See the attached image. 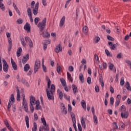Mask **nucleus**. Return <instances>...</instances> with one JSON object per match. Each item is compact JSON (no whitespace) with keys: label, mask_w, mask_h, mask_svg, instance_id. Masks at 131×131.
<instances>
[{"label":"nucleus","mask_w":131,"mask_h":131,"mask_svg":"<svg viewBox=\"0 0 131 131\" xmlns=\"http://www.w3.org/2000/svg\"><path fill=\"white\" fill-rule=\"evenodd\" d=\"M46 25H47V17H45L41 22H40L37 25V27L39 28L40 32H42L41 35L44 38H49L50 35L48 30H45V28H46Z\"/></svg>","instance_id":"1"},{"label":"nucleus","mask_w":131,"mask_h":131,"mask_svg":"<svg viewBox=\"0 0 131 131\" xmlns=\"http://www.w3.org/2000/svg\"><path fill=\"white\" fill-rule=\"evenodd\" d=\"M55 84H52L50 88V92L49 91V89H46V93L48 100H54V93H55Z\"/></svg>","instance_id":"2"},{"label":"nucleus","mask_w":131,"mask_h":131,"mask_svg":"<svg viewBox=\"0 0 131 131\" xmlns=\"http://www.w3.org/2000/svg\"><path fill=\"white\" fill-rule=\"evenodd\" d=\"M40 68V61L38 59H37L34 64V74H35L37 71H38V69Z\"/></svg>","instance_id":"3"},{"label":"nucleus","mask_w":131,"mask_h":131,"mask_svg":"<svg viewBox=\"0 0 131 131\" xmlns=\"http://www.w3.org/2000/svg\"><path fill=\"white\" fill-rule=\"evenodd\" d=\"M23 97V105L24 107L25 111L28 112V105H27V101L25 99V95H22Z\"/></svg>","instance_id":"4"},{"label":"nucleus","mask_w":131,"mask_h":131,"mask_svg":"<svg viewBox=\"0 0 131 131\" xmlns=\"http://www.w3.org/2000/svg\"><path fill=\"white\" fill-rule=\"evenodd\" d=\"M3 70L4 72H6V73H7L8 71L9 70V66L8 65L7 61H6L5 59L3 60Z\"/></svg>","instance_id":"5"},{"label":"nucleus","mask_w":131,"mask_h":131,"mask_svg":"<svg viewBox=\"0 0 131 131\" xmlns=\"http://www.w3.org/2000/svg\"><path fill=\"white\" fill-rule=\"evenodd\" d=\"M41 120L42 123H43V125L46 126V127L44 128L45 130L49 131V125H47V122L46 121V119H45V118H41Z\"/></svg>","instance_id":"6"},{"label":"nucleus","mask_w":131,"mask_h":131,"mask_svg":"<svg viewBox=\"0 0 131 131\" xmlns=\"http://www.w3.org/2000/svg\"><path fill=\"white\" fill-rule=\"evenodd\" d=\"M38 6H39V3L37 2L35 4V8L33 9V14L35 16L37 15V13H38Z\"/></svg>","instance_id":"7"},{"label":"nucleus","mask_w":131,"mask_h":131,"mask_svg":"<svg viewBox=\"0 0 131 131\" xmlns=\"http://www.w3.org/2000/svg\"><path fill=\"white\" fill-rule=\"evenodd\" d=\"M29 60V54H27L25 56H23L22 59L23 64H25Z\"/></svg>","instance_id":"8"},{"label":"nucleus","mask_w":131,"mask_h":131,"mask_svg":"<svg viewBox=\"0 0 131 131\" xmlns=\"http://www.w3.org/2000/svg\"><path fill=\"white\" fill-rule=\"evenodd\" d=\"M24 28L25 30H26L28 32H30L31 27H30V24H28V23H26Z\"/></svg>","instance_id":"9"},{"label":"nucleus","mask_w":131,"mask_h":131,"mask_svg":"<svg viewBox=\"0 0 131 131\" xmlns=\"http://www.w3.org/2000/svg\"><path fill=\"white\" fill-rule=\"evenodd\" d=\"M29 105H35V97H33V96H30Z\"/></svg>","instance_id":"10"},{"label":"nucleus","mask_w":131,"mask_h":131,"mask_svg":"<svg viewBox=\"0 0 131 131\" xmlns=\"http://www.w3.org/2000/svg\"><path fill=\"white\" fill-rule=\"evenodd\" d=\"M11 65L12 66V68H13L14 70L16 71L17 70V64H16V62L13 60V58H11Z\"/></svg>","instance_id":"11"},{"label":"nucleus","mask_w":131,"mask_h":131,"mask_svg":"<svg viewBox=\"0 0 131 131\" xmlns=\"http://www.w3.org/2000/svg\"><path fill=\"white\" fill-rule=\"evenodd\" d=\"M108 45L110 47L111 50H116V48H117V43L116 44H113L112 42H108Z\"/></svg>","instance_id":"12"},{"label":"nucleus","mask_w":131,"mask_h":131,"mask_svg":"<svg viewBox=\"0 0 131 131\" xmlns=\"http://www.w3.org/2000/svg\"><path fill=\"white\" fill-rule=\"evenodd\" d=\"M62 46L61 45L59 44L55 49V52L56 53H59L60 52H62Z\"/></svg>","instance_id":"13"},{"label":"nucleus","mask_w":131,"mask_h":131,"mask_svg":"<svg viewBox=\"0 0 131 131\" xmlns=\"http://www.w3.org/2000/svg\"><path fill=\"white\" fill-rule=\"evenodd\" d=\"M22 83L24 84V85H26L27 88H29L30 86V85H29V83H28V81L26 80L25 78H22L21 80Z\"/></svg>","instance_id":"14"},{"label":"nucleus","mask_w":131,"mask_h":131,"mask_svg":"<svg viewBox=\"0 0 131 131\" xmlns=\"http://www.w3.org/2000/svg\"><path fill=\"white\" fill-rule=\"evenodd\" d=\"M99 82L102 89H104V80H103V76L101 74H99Z\"/></svg>","instance_id":"15"},{"label":"nucleus","mask_w":131,"mask_h":131,"mask_svg":"<svg viewBox=\"0 0 131 131\" xmlns=\"http://www.w3.org/2000/svg\"><path fill=\"white\" fill-rule=\"evenodd\" d=\"M73 89V93L74 95H76V93H78V90L77 89V86L75 84H73L72 86Z\"/></svg>","instance_id":"16"},{"label":"nucleus","mask_w":131,"mask_h":131,"mask_svg":"<svg viewBox=\"0 0 131 131\" xmlns=\"http://www.w3.org/2000/svg\"><path fill=\"white\" fill-rule=\"evenodd\" d=\"M121 117H122V118H127V117H128V112H125L124 113L122 112L121 113Z\"/></svg>","instance_id":"17"},{"label":"nucleus","mask_w":131,"mask_h":131,"mask_svg":"<svg viewBox=\"0 0 131 131\" xmlns=\"http://www.w3.org/2000/svg\"><path fill=\"white\" fill-rule=\"evenodd\" d=\"M61 108L62 109V111L64 114H67V108L65 107V105L63 103H61Z\"/></svg>","instance_id":"18"},{"label":"nucleus","mask_w":131,"mask_h":131,"mask_svg":"<svg viewBox=\"0 0 131 131\" xmlns=\"http://www.w3.org/2000/svg\"><path fill=\"white\" fill-rule=\"evenodd\" d=\"M16 91H17L16 100L17 101H18V102H20V100L21 98V95H20V91L18 88Z\"/></svg>","instance_id":"19"},{"label":"nucleus","mask_w":131,"mask_h":131,"mask_svg":"<svg viewBox=\"0 0 131 131\" xmlns=\"http://www.w3.org/2000/svg\"><path fill=\"white\" fill-rule=\"evenodd\" d=\"M79 77L81 83H83V82H84V77L83 76V74L82 73H80Z\"/></svg>","instance_id":"20"},{"label":"nucleus","mask_w":131,"mask_h":131,"mask_svg":"<svg viewBox=\"0 0 131 131\" xmlns=\"http://www.w3.org/2000/svg\"><path fill=\"white\" fill-rule=\"evenodd\" d=\"M81 105L83 109H84V110H86V103H85L84 100H82L81 102Z\"/></svg>","instance_id":"21"},{"label":"nucleus","mask_w":131,"mask_h":131,"mask_svg":"<svg viewBox=\"0 0 131 131\" xmlns=\"http://www.w3.org/2000/svg\"><path fill=\"white\" fill-rule=\"evenodd\" d=\"M21 53H22V48L21 47H19L18 48L16 52L17 57H20V56H21Z\"/></svg>","instance_id":"22"},{"label":"nucleus","mask_w":131,"mask_h":131,"mask_svg":"<svg viewBox=\"0 0 131 131\" xmlns=\"http://www.w3.org/2000/svg\"><path fill=\"white\" fill-rule=\"evenodd\" d=\"M25 121L27 128H29V118L28 117V116H25Z\"/></svg>","instance_id":"23"},{"label":"nucleus","mask_w":131,"mask_h":131,"mask_svg":"<svg viewBox=\"0 0 131 131\" xmlns=\"http://www.w3.org/2000/svg\"><path fill=\"white\" fill-rule=\"evenodd\" d=\"M65 16H63L61 18V19L60 20V25L59 26L60 27H62L63 25H64V23H65Z\"/></svg>","instance_id":"24"},{"label":"nucleus","mask_w":131,"mask_h":131,"mask_svg":"<svg viewBox=\"0 0 131 131\" xmlns=\"http://www.w3.org/2000/svg\"><path fill=\"white\" fill-rule=\"evenodd\" d=\"M30 69V66H29V64H26L24 67V70L25 72H27L28 70Z\"/></svg>","instance_id":"25"},{"label":"nucleus","mask_w":131,"mask_h":131,"mask_svg":"<svg viewBox=\"0 0 131 131\" xmlns=\"http://www.w3.org/2000/svg\"><path fill=\"white\" fill-rule=\"evenodd\" d=\"M81 122V125H82V127L83 128H85V127H86L85 121L84 120V118H83V117H82Z\"/></svg>","instance_id":"26"},{"label":"nucleus","mask_w":131,"mask_h":131,"mask_svg":"<svg viewBox=\"0 0 131 131\" xmlns=\"http://www.w3.org/2000/svg\"><path fill=\"white\" fill-rule=\"evenodd\" d=\"M67 76L69 80H70V81H71L72 83L73 82V78H72L71 74L69 73V72H67Z\"/></svg>","instance_id":"27"},{"label":"nucleus","mask_w":131,"mask_h":131,"mask_svg":"<svg viewBox=\"0 0 131 131\" xmlns=\"http://www.w3.org/2000/svg\"><path fill=\"white\" fill-rule=\"evenodd\" d=\"M0 9L2 11H5V5L3 3V0H0Z\"/></svg>","instance_id":"28"},{"label":"nucleus","mask_w":131,"mask_h":131,"mask_svg":"<svg viewBox=\"0 0 131 131\" xmlns=\"http://www.w3.org/2000/svg\"><path fill=\"white\" fill-rule=\"evenodd\" d=\"M60 79L61 83L62 85V86H66V81H65V79H64V78H61Z\"/></svg>","instance_id":"29"},{"label":"nucleus","mask_w":131,"mask_h":131,"mask_svg":"<svg viewBox=\"0 0 131 131\" xmlns=\"http://www.w3.org/2000/svg\"><path fill=\"white\" fill-rule=\"evenodd\" d=\"M93 119L94 123L97 125L98 124V118L96 115H93Z\"/></svg>","instance_id":"30"},{"label":"nucleus","mask_w":131,"mask_h":131,"mask_svg":"<svg viewBox=\"0 0 131 131\" xmlns=\"http://www.w3.org/2000/svg\"><path fill=\"white\" fill-rule=\"evenodd\" d=\"M89 31V29H88L87 26H84L83 28V32L84 34H86Z\"/></svg>","instance_id":"31"},{"label":"nucleus","mask_w":131,"mask_h":131,"mask_svg":"<svg viewBox=\"0 0 131 131\" xmlns=\"http://www.w3.org/2000/svg\"><path fill=\"white\" fill-rule=\"evenodd\" d=\"M33 127L32 129V131H36L37 130V125L36 122H34L33 123Z\"/></svg>","instance_id":"32"},{"label":"nucleus","mask_w":131,"mask_h":131,"mask_svg":"<svg viewBox=\"0 0 131 131\" xmlns=\"http://www.w3.org/2000/svg\"><path fill=\"white\" fill-rule=\"evenodd\" d=\"M71 116L72 117V121H76V119L75 118V115L73 113L71 112Z\"/></svg>","instance_id":"33"},{"label":"nucleus","mask_w":131,"mask_h":131,"mask_svg":"<svg viewBox=\"0 0 131 131\" xmlns=\"http://www.w3.org/2000/svg\"><path fill=\"white\" fill-rule=\"evenodd\" d=\"M120 110V112L122 113V112H125V111H126V108H125V106H124V105H122L121 107H120V109H119Z\"/></svg>","instance_id":"34"},{"label":"nucleus","mask_w":131,"mask_h":131,"mask_svg":"<svg viewBox=\"0 0 131 131\" xmlns=\"http://www.w3.org/2000/svg\"><path fill=\"white\" fill-rule=\"evenodd\" d=\"M27 13L29 17L32 16V13H31V9H30V8H28Z\"/></svg>","instance_id":"35"},{"label":"nucleus","mask_w":131,"mask_h":131,"mask_svg":"<svg viewBox=\"0 0 131 131\" xmlns=\"http://www.w3.org/2000/svg\"><path fill=\"white\" fill-rule=\"evenodd\" d=\"M120 85L122 86L124 85V78L123 77H122L120 79Z\"/></svg>","instance_id":"36"},{"label":"nucleus","mask_w":131,"mask_h":131,"mask_svg":"<svg viewBox=\"0 0 131 131\" xmlns=\"http://www.w3.org/2000/svg\"><path fill=\"white\" fill-rule=\"evenodd\" d=\"M20 40H21V43L23 47H26V43H25V40H24V38H21Z\"/></svg>","instance_id":"37"},{"label":"nucleus","mask_w":131,"mask_h":131,"mask_svg":"<svg viewBox=\"0 0 131 131\" xmlns=\"http://www.w3.org/2000/svg\"><path fill=\"white\" fill-rule=\"evenodd\" d=\"M40 20V18L39 17H35L34 18V23L35 25H37L38 21Z\"/></svg>","instance_id":"38"},{"label":"nucleus","mask_w":131,"mask_h":131,"mask_svg":"<svg viewBox=\"0 0 131 131\" xmlns=\"http://www.w3.org/2000/svg\"><path fill=\"white\" fill-rule=\"evenodd\" d=\"M94 40L95 42V43H98V42L100 41V37L99 36H96Z\"/></svg>","instance_id":"39"},{"label":"nucleus","mask_w":131,"mask_h":131,"mask_svg":"<svg viewBox=\"0 0 131 131\" xmlns=\"http://www.w3.org/2000/svg\"><path fill=\"white\" fill-rule=\"evenodd\" d=\"M105 53L106 54V56H107V57H112V54L110 53V52H109V50L106 49Z\"/></svg>","instance_id":"40"},{"label":"nucleus","mask_w":131,"mask_h":131,"mask_svg":"<svg viewBox=\"0 0 131 131\" xmlns=\"http://www.w3.org/2000/svg\"><path fill=\"white\" fill-rule=\"evenodd\" d=\"M42 107L39 104H36L35 106V110H41Z\"/></svg>","instance_id":"41"},{"label":"nucleus","mask_w":131,"mask_h":131,"mask_svg":"<svg viewBox=\"0 0 131 131\" xmlns=\"http://www.w3.org/2000/svg\"><path fill=\"white\" fill-rule=\"evenodd\" d=\"M11 106H12V104H11V100H9L7 107V109L9 112H10V108H11Z\"/></svg>","instance_id":"42"},{"label":"nucleus","mask_w":131,"mask_h":131,"mask_svg":"<svg viewBox=\"0 0 131 131\" xmlns=\"http://www.w3.org/2000/svg\"><path fill=\"white\" fill-rule=\"evenodd\" d=\"M16 23H17V24H22V23H23V20L21 18H19L17 20Z\"/></svg>","instance_id":"43"},{"label":"nucleus","mask_w":131,"mask_h":131,"mask_svg":"<svg viewBox=\"0 0 131 131\" xmlns=\"http://www.w3.org/2000/svg\"><path fill=\"white\" fill-rule=\"evenodd\" d=\"M58 94L60 100H63V92H60Z\"/></svg>","instance_id":"44"},{"label":"nucleus","mask_w":131,"mask_h":131,"mask_svg":"<svg viewBox=\"0 0 131 131\" xmlns=\"http://www.w3.org/2000/svg\"><path fill=\"white\" fill-rule=\"evenodd\" d=\"M74 70V68H73V66H70L69 67V71L70 72H73V71Z\"/></svg>","instance_id":"45"},{"label":"nucleus","mask_w":131,"mask_h":131,"mask_svg":"<svg viewBox=\"0 0 131 131\" xmlns=\"http://www.w3.org/2000/svg\"><path fill=\"white\" fill-rule=\"evenodd\" d=\"M107 38L108 40H111V41H114V38L112 37H111L110 35L107 36Z\"/></svg>","instance_id":"46"},{"label":"nucleus","mask_w":131,"mask_h":131,"mask_svg":"<svg viewBox=\"0 0 131 131\" xmlns=\"http://www.w3.org/2000/svg\"><path fill=\"white\" fill-rule=\"evenodd\" d=\"M87 82L89 84H91L92 82V78L91 77H88L87 78Z\"/></svg>","instance_id":"47"},{"label":"nucleus","mask_w":131,"mask_h":131,"mask_svg":"<svg viewBox=\"0 0 131 131\" xmlns=\"http://www.w3.org/2000/svg\"><path fill=\"white\" fill-rule=\"evenodd\" d=\"M25 40H26V42H29L31 40V39H30V38L28 36H26L25 37Z\"/></svg>","instance_id":"48"},{"label":"nucleus","mask_w":131,"mask_h":131,"mask_svg":"<svg viewBox=\"0 0 131 131\" xmlns=\"http://www.w3.org/2000/svg\"><path fill=\"white\" fill-rule=\"evenodd\" d=\"M110 103H111V105L113 106V104H114V98L113 97L110 98Z\"/></svg>","instance_id":"49"},{"label":"nucleus","mask_w":131,"mask_h":131,"mask_svg":"<svg viewBox=\"0 0 131 131\" xmlns=\"http://www.w3.org/2000/svg\"><path fill=\"white\" fill-rule=\"evenodd\" d=\"M10 101H12V102H15V98H14V94H11L10 97Z\"/></svg>","instance_id":"50"},{"label":"nucleus","mask_w":131,"mask_h":131,"mask_svg":"<svg viewBox=\"0 0 131 131\" xmlns=\"http://www.w3.org/2000/svg\"><path fill=\"white\" fill-rule=\"evenodd\" d=\"M29 46L30 47V48H33V42H32V40H30V41H29Z\"/></svg>","instance_id":"51"},{"label":"nucleus","mask_w":131,"mask_h":131,"mask_svg":"<svg viewBox=\"0 0 131 131\" xmlns=\"http://www.w3.org/2000/svg\"><path fill=\"white\" fill-rule=\"evenodd\" d=\"M29 106L31 112H32V113H33V112L34 111V107H33V105L29 104Z\"/></svg>","instance_id":"52"},{"label":"nucleus","mask_w":131,"mask_h":131,"mask_svg":"<svg viewBox=\"0 0 131 131\" xmlns=\"http://www.w3.org/2000/svg\"><path fill=\"white\" fill-rule=\"evenodd\" d=\"M113 123L114 124V130H115V129H117L118 128V126L117 125V122H114Z\"/></svg>","instance_id":"53"},{"label":"nucleus","mask_w":131,"mask_h":131,"mask_svg":"<svg viewBox=\"0 0 131 131\" xmlns=\"http://www.w3.org/2000/svg\"><path fill=\"white\" fill-rule=\"evenodd\" d=\"M119 104H120V101L116 100L115 102V107H118L119 106Z\"/></svg>","instance_id":"54"},{"label":"nucleus","mask_w":131,"mask_h":131,"mask_svg":"<svg viewBox=\"0 0 131 131\" xmlns=\"http://www.w3.org/2000/svg\"><path fill=\"white\" fill-rule=\"evenodd\" d=\"M117 59H121L122 58V54L121 53H120L117 55Z\"/></svg>","instance_id":"55"},{"label":"nucleus","mask_w":131,"mask_h":131,"mask_svg":"<svg viewBox=\"0 0 131 131\" xmlns=\"http://www.w3.org/2000/svg\"><path fill=\"white\" fill-rule=\"evenodd\" d=\"M108 68L110 69V70H112L113 68H114V64L113 63H110V66H108Z\"/></svg>","instance_id":"56"},{"label":"nucleus","mask_w":131,"mask_h":131,"mask_svg":"<svg viewBox=\"0 0 131 131\" xmlns=\"http://www.w3.org/2000/svg\"><path fill=\"white\" fill-rule=\"evenodd\" d=\"M57 72L58 73H60V72H61V67L60 66H58L57 67Z\"/></svg>","instance_id":"57"},{"label":"nucleus","mask_w":131,"mask_h":131,"mask_svg":"<svg viewBox=\"0 0 131 131\" xmlns=\"http://www.w3.org/2000/svg\"><path fill=\"white\" fill-rule=\"evenodd\" d=\"M3 70V66H2V56H0V71Z\"/></svg>","instance_id":"58"},{"label":"nucleus","mask_w":131,"mask_h":131,"mask_svg":"<svg viewBox=\"0 0 131 131\" xmlns=\"http://www.w3.org/2000/svg\"><path fill=\"white\" fill-rule=\"evenodd\" d=\"M95 92L96 93H99V92H100V89L99 88V86H95Z\"/></svg>","instance_id":"59"},{"label":"nucleus","mask_w":131,"mask_h":131,"mask_svg":"<svg viewBox=\"0 0 131 131\" xmlns=\"http://www.w3.org/2000/svg\"><path fill=\"white\" fill-rule=\"evenodd\" d=\"M68 107V112H71V111H72V106H71V104H69Z\"/></svg>","instance_id":"60"},{"label":"nucleus","mask_w":131,"mask_h":131,"mask_svg":"<svg viewBox=\"0 0 131 131\" xmlns=\"http://www.w3.org/2000/svg\"><path fill=\"white\" fill-rule=\"evenodd\" d=\"M79 13V10L76 9V19H77V18H78Z\"/></svg>","instance_id":"61"},{"label":"nucleus","mask_w":131,"mask_h":131,"mask_svg":"<svg viewBox=\"0 0 131 131\" xmlns=\"http://www.w3.org/2000/svg\"><path fill=\"white\" fill-rule=\"evenodd\" d=\"M34 117L35 121H36V120H37V119H38V116H37V114H34Z\"/></svg>","instance_id":"62"},{"label":"nucleus","mask_w":131,"mask_h":131,"mask_svg":"<svg viewBox=\"0 0 131 131\" xmlns=\"http://www.w3.org/2000/svg\"><path fill=\"white\" fill-rule=\"evenodd\" d=\"M42 69L44 72H47V67L45 66V64H42Z\"/></svg>","instance_id":"63"},{"label":"nucleus","mask_w":131,"mask_h":131,"mask_svg":"<svg viewBox=\"0 0 131 131\" xmlns=\"http://www.w3.org/2000/svg\"><path fill=\"white\" fill-rule=\"evenodd\" d=\"M117 99H116L117 101H120V100H121V95H118L117 96Z\"/></svg>","instance_id":"64"}]
</instances>
